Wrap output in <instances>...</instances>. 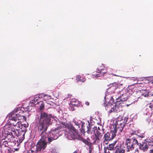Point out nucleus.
Listing matches in <instances>:
<instances>
[{"label":"nucleus","mask_w":153,"mask_h":153,"mask_svg":"<svg viewBox=\"0 0 153 153\" xmlns=\"http://www.w3.org/2000/svg\"><path fill=\"white\" fill-rule=\"evenodd\" d=\"M136 131H133L132 132H130V134L128 135V137L126 138L125 144L126 146V152H129L132 151L134 149L137 150V145L138 142L137 139L143 138L145 137L144 134H138L136 133Z\"/></svg>","instance_id":"nucleus-1"},{"label":"nucleus","mask_w":153,"mask_h":153,"mask_svg":"<svg viewBox=\"0 0 153 153\" xmlns=\"http://www.w3.org/2000/svg\"><path fill=\"white\" fill-rule=\"evenodd\" d=\"M51 121V115L45 112L41 113L40 120L38 125V130L41 131L43 130L44 131H47L48 128L50 124Z\"/></svg>","instance_id":"nucleus-2"},{"label":"nucleus","mask_w":153,"mask_h":153,"mask_svg":"<svg viewBox=\"0 0 153 153\" xmlns=\"http://www.w3.org/2000/svg\"><path fill=\"white\" fill-rule=\"evenodd\" d=\"M24 111H22L19 112V113L15 114L14 111L12 112L7 116L9 118V120L10 125L13 126L14 127L18 128L19 125V120L23 119L26 121V118L23 114Z\"/></svg>","instance_id":"nucleus-3"},{"label":"nucleus","mask_w":153,"mask_h":153,"mask_svg":"<svg viewBox=\"0 0 153 153\" xmlns=\"http://www.w3.org/2000/svg\"><path fill=\"white\" fill-rule=\"evenodd\" d=\"M7 126H5L4 132L3 134L5 140H8V142H12L15 141V136L17 135V132L16 131V127L13 126L6 128Z\"/></svg>","instance_id":"nucleus-4"},{"label":"nucleus","mask_w":153,"mask_h":153,"mask_svg":"<svg viewBox=\"0 0 153 153\" xmlns=\"http://www.w3.org/2000/svg\"><path fill=\"white\" fill-rule=\"evenodd\" d=\"M41 138L37 143L36 146L38 151L44 150L46 147L48 142H46L47 135L45 133H41L40 134Z\"/></svg>","instance_id":"nucleus-5"},{"label":"nucleus","mask_w":153,"mask_h":153,"mask_svg":"<svg viewBox=\"0 0 153 153\" xmlns=\"http://www.w3.org/2000/svg\"><path fill=\"white\" fill-rule=\"evenodd\" d=\"M92 131H94V134L91 138L93 141V143L95 144L99 143L100 140V138H102L103 136L102 134L98 130H97V127L93 128Z\"/></svg>","instance_id":"nucleus-6"},{"label":"nucleus","mask_w":153,"mask_h":153,"mask_svg":"<svg viewBox=\"0 0 153 153\" xmlns=\"http://www.w3.org/2000/svg\"><path fill=\"white\" fill-rule=\"evenodd\" d=\"M47 131H44L42 130L41 131V133H45L47 135L46 139L48 138V143L50 144L54 140H56L59 137V133L58 131H53L49 133L46 132Z\"/></svg>","instance_id":"nucleus-7"},{"label":"nucleus","mask_w":153,"mask_h":153,"mask_svg":"<svg viewBox=\"0 0 153 153\" xmlns=\"http://www.w3.org/2000/svg\"><path fill=\"white\" fill-rule=\"evenodd\" d=\"M69 131L65 132V134H67V138L70 140H72L76 138V134L77 132L76 129L71 124L68 128Z\"/></svg>","instance_id":"nucleus-8"},{"label":"nucleus","mask_w":153,"mask_h":153,"mask_svg":"<svg viewBox=\"0 0 153 153\" xmlns=\"http://www.w3.org/2000/svg\"><path fill=\"white\" fill-rule=\"evenodd\" d=\"M116 136V134H115V132L112 131V130L110 133L107 132L104 134L103 136V143L105 144H108L109 141L112 140Z\"/></svg>","instance_id":"nucleus-9"},{"label":"nucleus","mask_w":153,"mask_h":153,"mask_svg":"<svg viewBox=\"0 0 153 153\" xmlns=\"http://www.w3.org/2000/svg\"><path fill=\"white\" fill-rule=\"evenodd\" d=\"M125 126V124L123 123H115L114 128L112 131L115 132L116 134L117 133L118 134H120V133L122 132Z\"/></svg>","instance_id":"nucleus-10"},{"label":"nucleus","mask_w":153,"mask_h":153,"mask_svg":"<svg viewBox=\"0 0 153 153\" xmlns=\"http://www.w3.org/2000/svg\"><path fill=\"white\" fill-rule=\"evenodd\" d=\"M18 128L16 127V131L17 132V135L16 136L19 137L20 139L18 140L17 142L19 143H21L25 139V133L26 131L25 130H23L22 129H18Z\"/></svg>","instance_id":"nucleus-11"},{"label":"nucleus","mask_w":153,"mask_h":153,"mask_svg":"<svg viewBox=\"0 0 153 153\" xmlns=\"http://www.w3.org/2000/svg\"><path fill=\"white\" fill-rule=\"evenodd\" d=\"M73 122L74 123L75 125L77 127V128H80V125L81 124V128L80 129V130L82 133H85V130L84 129L85 126L84 125L85 123L80 120H74Z\"/></svg>","instance_id":"nucleus-12"},{"label":"nucleus","mask_w":153,"mask_h":153,"mask_svg":"<svg viewBox=\"0 0 153 153\" xmlns=\"http://www.w3.org/2000/svg\"><path fill=\"white\" fill-rule=\"evenodd\" d=\"M119 96H121V99L123 100V101H125L128 99V93L125 90H121L118 92Z\"/></svg>","instance_id":"nucleus-13"},{"label":"nucleus","mask_w":153,"mask_h":153,"mask_svg":"<svg viewBox=\"0 0 153 153\" xmlns=\"http://www.w3.org/2000/svg\"><path fill=\"white\" fill-rule=\"evenodd\" d=\"M139 149L141 150H143V151H146L148 149V146L146 141L144 142H142V143H139L137 145Z\"/></svg>","instance_id":"nucleus-14"},{"label":"nucleus","mask_w":153,"mask_h":153,"mask_svg":"<svg viewBox=\"0 0 153 153\" xmlns=\"http://www.w3.org/2000/svg\"><path fill=\"white\" fill-rule=\"evenodd\" d=\"M125 150L120 145H117L115 146V151L113 153H125Z\"/></svg>","instance_id":"nucleus-15"},{"label":"nucleus","mask_w":153,"mask_h":153,"mask_svg":"<svg viewBox=\"0 0 153 153\" xmlns=\"http://www.w3.org/2000/svg\"><path fill=\"white\" fill-rule=\"evenodd\" d=\"M108 113L109 114L113 112L114 113H117L120 111V109L119 106L116 104L113 106V107H110L108 108Z\"/></svg>","instance_id":"nucleus-16"},{"label":"nucleus","mask_w":153,"mask_h":153,"mask_svg":"<svg viewBox=\"0 0 153 153\" xmlns=\"http://www.w3.org/2000/svg\"><path fill=\"white\" fill-rule=\"evenodd\" d=\"M117 142V141H114L113 143L109 144L106 147V149L110 151H115V145Z\"/></svg>","instance_id":"nucleus-17"},{"label":"nucleus","mask_w":153,"mask_h":153,"mask_svg":"<svg viewBox=\"0 0 153 153\" xmlns=\"http://www.w3.org/2000/svg\"><path fill=\"white\" fill-rule=\"evenodd\" d=\"M113 97H114L113 96L112 97H111L110 100L109 101L108 103L106 104V106L105 107L107 111H108V108H110L111 107V106H112L113 105V103L114 102V100Z\"/></svg>","instance_id":"nucleus-18"},{"label":"nucleus","mask_w":153,"mask_h":153,"mask_svg":"<svg viewBox=\"0 0 153 153\" xmlns=\"http://www.w3.org/2000/svg\"><path fill=\"white\" fill-rule=\"evenodd\" d=\"M110 86L108 88V91H111V93H114V91L117 89V86L115 85H113V84H110Z\"/></svg>","instance_id":"nucleus-19"},{"label":"nucleus","mask_w":153,"mask_h":153,"mask_svg":"<svg viewBox=\"0 0 153 153\" xmlns=\"http://www.w3.org/2000/svg\"><path fill=\"white\" fill-rule=\"evenodd\" d=\"M118 96L116 97L115 95H114L113 97L114 98L116 99V104H117L118 103L120 102L119 103L120 104L122 102H124V101H123V100L121 99V96L119 95V94L118 93Z\"/></svg>","instance_id":"nucleus-20"},{"label":"nucleus","mask_w":153,"mask_h":153,"mask_svg":"<svg viewBox=\"0 0 153 153\" xmlns=\"http://www.w3.org/2000/svg\"><path fill=\"white\" fill-rule=\"evenodd\" d=\"M8 140H5V139H3L0 143V145L1 147L4 146L5 147H7L8 146V143L9 142Z\"/></svg>","instance_id":"nucleus-21"},{"label":"nucleus","mask_w":153,"mask_h":153,"mask_svg":"<svg viewBox=\"0 0 153 153\" xmlns=\"http://www.w3.org/2000/svg\"><path fill=\"white\" fill-rule=\"evenodd\" d=\"M116 85L117 86V88H121L122 89L125 88V85L123 83L119 82L118 84H116Z\"/></svg>","instance_id":"nucleus-22"},{"label":"nucleus","mask_w":153,"mask_h":153,"mask_svg":"<svg viewBox=\"0 0 153 153\" xmlns=\"http://www.w3.org/2000/svg\"><path fill=\"white\" fill-rule=\"evenodd\" d=\"M36 104H38L39 105V109L40 110H42L45 107V104L42 101L37 102Z\"/></svg>","instance_id":"nucleus-23"},{"label":"nucleus","mask_w":153,"mask_h":153,"mask_svg":"<svg viewBox=\"0 0 153 153\" xmlns=\"http://www.w3.org/2000/svg\"><path fill=\"white\" fill-rule=\"evenodd\" d=\"M37 96L39 98H44L45 97H47L48 99H50L51 97V96H47L45 94H40L37 95Z\"/></svg>","instance_id":"nucleus-24"},{"label":"nucleus","mask_w":153,"mask_h":153,"mask_svg":"<svg viewBox=\"0 0 153 153\" xmlns=\"http://www.w3.org/2000/svg\"><path fill=\"white\" fill-rule=\"evenodd\" d=\"M146 141L148 145L153 146V140L147 139L146 140Z\"/></svg>","instance_id":"nucleus-25"},{"label":"nucleus","mask_w":153,"mask_h":153,"mask_svg":"<svg viewBox=\"0 0 153 153\" xmlns=\"http://www.w3.org/2000/svg\"><path fill=\"white\" fill-rule=\"evenodd\" d=\"M88 124H89L88 126H87V132L89 134H92L93 131H91L92 128H91V127L90 126L89 123H88Z\"/></svg>","instance_id":"nucleus-26"},{"label":"nucleus","mask_w":153,"mask_h":153,"mask_svg":"<svg viewBox=\"0 0 153 153\" xmlns=\"http://www.w3.org/2000/svg\"><path fill=\"white\" fill-rule=\"evenodd\" d=\"M80 140H81L83 143H84L87 146L89 144L91 143L88 140H86V139H83L82 137L80 138Z\"/></svg>","instance_id":"nucleus-27"},{"label":"nucleus","mask_w":153,"mask_h":153,"mask_svg":"<svg viewBox=\"0 0 153 153\" xmlns=\"http://www.w3.org/2000/svg\"><path fill=\"white\" fill-rule=\"evenodd\" d=\"M92 145V143H91L88 146L89 153H91L92 151L94 149V147Z\"/></svg>","instance_id":"nucleus-28"},{"label":"nucleus","mask_w":153,"mask_h":153,"mask_svg":"<svg viewBox=\"0 0 153 153\" xmlns=\"http://www.w3.org/2000/svg\"><path fill=\"white\" fill-rule=\"evenodd\" d=\"M142 96H143L144 97H148L149 96V94H148V92L146 91H143L142 92Z\"/></svg>","instance_id":"nucleus-29"},{"label":"nucleus","mask_w":153,"mask_h":153,"mask_svg":"<svg viewBox=\"0 0 153 153\" xmlns=\"http://www.w3.org/2000/svg\"><path fill=\"white\" fill-rule=\"evenodd\" d=\"M147 98L149 102H153V94H152L151 96L149 95V94L147 97Z\"/></svg>","instance_id":"nucleus-30"},{"label":"nucleus","mask_w":153,"mask_h":153,"mask_svg":"<svg viewBox=\"0 0 153 153\" xmlns=\"http://www.w3.org/2000/svg\"><path fill=\"white\" fill-rule=\"evenodd\" d=\"M62 124L65 128L68 129L69 128V126L70 125L71 123L68 124L65 123H62Z\"/></svg>","instance_id":"nucleus-31"},{"label":"nucleus","mask_w":153,"mask_h":153,"mask_svg":"<svg viewBox=\"0 0 153 153\" xmlns=\"http://www.w3.org/2000/svg\"><path fill=\"white\" fill-rule=\"evenodd\" d=\"M128 119V117H125L124 118V121L121 123H123L125 124V126L127 124V121Z\"/></svg>","instance_id":"nucleus-32"},{"label":"nucleus","mask_w":153,"mask_h":153,"mask_svg":"<svg viewBox=\"0 0 153 153\" xmlns=\"http://www.w3.org/2000/svg\"><path fill=\"white\" fill-rule=\"evenodd\" d=\"M148 120L149 122L151 120L153 121V111L152 112L151 114L150 115L149 118L148 119Z\"/></svg>","instance_id":"nucleus-33"},{"label":"nucleus","mask_w":153,"mask_h":153,"mask_svg":"<svg viewBox=\"0 0 153 153\" xmlns=\"http://www.w3.org/2000/svg\"><path fill=\"white\" fill-rule=\"evenodd\" d=\"M102 69H101V70H97V72L99 73V74H103V75L104 74H105V72H102Z\"/></svg>","instance_id":"nucleus-34"},{"label":"nucleus","mask_w":153,"mask_h":153,"mask_svg":"<svg viewBox=\"0 0 153 153\" xmlns=\"http://www.w3.org/2000/svg\"><path fill=\"white\" fill-rule=\"evenodd\" d=\"M95 77L97 78L98 77H100V76H103V74H97L93 75Z\"/></svg>","instance_id":"nucleus-35"},{"label":"nucleus","mask_w":153,"mask_h":153,"mask_svg":"<svg viewBox=\"0 0 153 153\" xmlns=\"http://www.w3.org/2000/svg\"><path fill=\"white\" fill-rule=\"evenodd\" d=\"M81 77L80 75H79L76 76V80L77 82H79V80H80Z\"/></svg>","instance_id":"nucleus-36"},{"label":"nucleus","mask_w":153,"mask_h":153,"mask_svg":"<svg viewBox=\"0 0 153 153\" xmlns=\"http://www.w3.org/2000/svg\"><path fill=\"white\" fill-rule=\"evenodd\" d=\"M39 98L37 96L36 97H34V99L33 100V102H34V103H36V102H37L39 100Z\"/></svg>","instance_id":"nucleus-37"},{"label":"nucleus","mask_w":153,"mask_h":153,"mask_svg":"<svg viewBox=\"0 0 153 153\" xmlns=\"http://www.w3.org/2000/svg\"><path fill=\"white\" fill-rule=\"evenodd\" d=\"M71 102H77V103H78L79 101L76 99H72V100H71Z\"/></svg>","instance_id":"nucleus-38"},{"label":"nucleus","mask_w":153,"mask_h":153,"mask_svg":"<svg viewBox=\"0 0 153 153\" xmlns=\"http://www.w3.org/2000/svg\"><path fill=\"white\" fill-rule=\"evenodd\" d=\"M86 80V79H85V78H84L83 79H80V80H79V81L81 82H85Z\"/></svg>","instance_id":"nucleus-39"},{"label":"nucleus","mask_w":153,"mask_h":153,"mask_svg":"<svg viewBox=\"0 0 153 153\" xmlns=\"http://www.w3.org/2000/svg\"><path fill=\"white\" fill-rule=\"evenodd\" d=\"M149 107L150 108H152L153 107V103H150L149 104Z\"/></svg>","instance_id":"nucleus-40"},{"label":"nucleus","mask_w":153,"mask_h":153,"mask_svg":"<svg viewBox=\"0 0 153 153\" xmlns=\"http://www.w3.org/2000/svg\"><path fill=\"white\" fill-rule=\"evenodd\" d=\"M70 109V110H71V111H73L75 109H74V108L73 107V106H71V107Z\"/></svg>","instance_id":"nucleus-41"},{"label":"nucleus","mask_w":153,"mask_h":153,"mask_svg":"<svg viewBox=\"0 0 153 153\" xmlns=\"http://www.w3.org/2000/svg\"><path fill=\"white\" fill-rule=\"evenodd\" d=\"M149 153H153V149L150 150Z\"/></svg>","instance_id":"nucleus-42"},{"label":"nucleus","mask_w":153,"mask_h":153,"mask_svg":"<svg viewBox=\"0 0 153 153\" xmlns=\"http://www.w3.org/2000/svg\"><path fill=\"white\" fill-rule=\"evenodd\" d=\"M85 104L87 105H89V103L88 102H85Z\"/></svg>","instance_id":"nucleus-43"},{"label":"nucleus","mask_w":153,"mask_h":153,"mask_svg":"<svg viewBox=\"0 0 153 153\" xmlns=\"http://www.w3.org/2000/svg\"><path fill=\"white\" fill-rule=\"evenodd\" d=\"M104 153H107V149L105 148L104 149Z\"/></svg>","instance_id":"nucleus-44"},{"label":"nucleus","mask_w":153,"mask_h":153,"mask_svg":"<svg viewBox=\"0 0 153 153\" xmlns=\"http://www.w3.org/2000/svg\"><path fill=\"white\" fill-rule=\"evenodd\" d=\"M72 105L74 106H77V104H73Z\"/></svg>","instance_id":"nucleus-45"},{"label":"nucleus","mask_w":153,"mask_h":153,"mask_svg":"<svg viewBox=\"0 0 153 153\" xmlns=\"http://www.w3.org/2000/svg\"><path fill=\"white\" fill-rule=\"evenodd\" d=\"M105 149H106V148ZM110 151V150H108V149H107V153H110V151Z\"/></svg>","instance_id":"nucleus-46"},{"label":"nucleus","mask_w":153,"mask_h":153,"mask_svg":"<svg viewBox=\"0 0 153 153\" xmlns=\"http://www.w3.org/2000/svg\"><path fill=\"white\" fill-rule=\"evenodd\" d=\"M97 130H98L99 131L100 130V129L99 127H98V128H97Z\"/></svg>","instance_id":"nucleus-47"},{"label":"nucleus","mask_w":153,"mask_h":153,"mask_svg":"<svg viewBox=\"0 0 153 153\" xmlns=\"http://www.w3.org/2000/svg\"><path fill=\"white\" fill-rule=\"evenodd\" d=\"M77 152H78L77 151H75L73 153H77Z\"/></svg>","instance_id":"nucleus-48"},{"label":"nucleus","mask_w":153,"mask_h":153,"mask_svg":"<svg viewBox=\"0 0 153 153\" xmlns=\"http://www.w3.org/2000/svg\"><path fill=\"white\" fill-rule=\"evenodd\" d=\"M102 131H103V133H104V130H105V129H104V128H102Z\"/></svg>","instance_id":"nucleus-49"},{"label":"nucleus","mask_w":153,"mask_h":153,"mask_svg":"<svg viewBox=\"0 0 153 153\" xmlns=\"http://www.w3.org/2000/svg\"><path fill=\"white\" fill-rule=\"evenodd\" d=\"M44 100L45 101H46V99H45V98H44Z\"/></svg>","instance_id":"nucleus-50"}]
</instances>
